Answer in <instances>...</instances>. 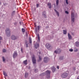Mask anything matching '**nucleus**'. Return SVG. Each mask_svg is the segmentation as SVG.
Instances as JSON below:
<instances>
[{
    "label": "nucleus",
    "instance_id": "17",
    "mask_svg": "<svg viewBox=\"0 0 79 79\" xmlns=\"http://www.w3.org/2000/svg\"><path fill=\"white\" fill-rule=\"evenodd\" d=\"M58 4H59V0H56V5L57 6L58 5Z\"/></svg>",
    "mask_w": 79,
    "mask_h": 79
},
{
    "label": "nucleus",
    "instance_id": "4",
    "mask_svg": "<svg viewBox=\"0 0 79 79\" xmlns=\"http://www.w3.org/2000/svg\"><path fill=\"white\" fill-rule=\"evenodd\" d=\"M46 73L47 75V77L48 79L50 78V71L48 70H47L46 71Z\"/></svg>",
    "mask_w": 79,
    "mask_h": 79
},
{
    "label": "nucleus",
    "instance_id": "36",
    "mask_svg": "<svg viewBox=\"0 0 79 79\" xmlns=\"http://www.w3.org/2000/svg\"><path fill=\"white\" fill-rule=\"evenodd\" d=\"M63 57H62V58H61V57H60V60H63Z\"/></svg>",
    "mask_w": 79,
    "mask_h": 79
},
{
    "label": "nucleus",
    "instance_id": "25",
    "mask_svg": "<svg viewBox=\"0 0 79 79\" xmlns=\"http://www.w3.org/2000/svg\"><path fill=\"white\" fill-rule=\"evenodd\" d=\"M22 31L23 32H25V30L24 28L22 29Z\"/></svg>",
    "mask_w": 79,
    "mask_h": 79
},
{
    "label": "nucleus",
    "instance_id": "46",
    "mask_svg": "<svg viewBox=\"0 0 79 79\" xmlns=\"http://www.w3.org/2000/svg\"><path fill=\"white\" fill-rule=\"evenodd\" d=\"M77 79H79V77H77Z\"/></svg>",
    "mask_w": 79,
    "mask_h": 79
},
{
    "label": "nucleus",
    "instance_id": "20",
    "mask_svg": "<svg viewBox=\"0 0 79 79\" xmlns=\"http://www.w3.org/2000/svg\"><path fill=\"white\" fill-rule=\"evenodd\" d=\"M37 35L38 36V40H39V41H40V36H39V34H38Z\"/></svg>",
    "mask_w": 79,
    "mask_h": 79
},
{
    "label": "nucleus",
    "instance_id": "28",
    "mask_svg": "<svg viewBox=\"0 0 79 79\" xmlns=\"http://www.w3.org/2000/svg\"><path fill=\"white\" fill-rule=\"evenodd\" d=\"M44 75H45V73H43L41 74V76H44Z\"/></svg>",
    "mask_w": 79,
    "mask_h": 79
},
{
    "label": "nucleus",
    "instance_id": "35",
    "mask_svg": "<svg viewBox=\"0 0 79 79\" xmlns=\"http://www.w3.org/2000/svg\"><path fill=\"white\" fill-rule=\"evenodd\" d=\"M68 0H65L66 3L67 4V5L68 4Z\"/></svg>",
    "mask_w": 79,
    "mask_h": 79
},
{
    "label": "nucleus",
    "instance_id": "48",
    "mask_svg": "<svg viewBox=\"0 0 79 79\" xmlns=\"http://www.w3.org/2000/svg\"><path fill=\"white\" fill-rule=\"evenodd\" d=\"M39 53H40V52H39Z\"/></svg>",
    "mask_w": 79,
    "mask_h": 79
},
{
    "label": "nucleus",
    "instance_id": "27",
    "mask_svg": "<svg viewBox=\"0 0 79 79\" xmlns=\"http://www.w3.org/2000/svg\"><path fill=\"white\" fill-rule=\"evenodd\" d=\"M78 51V49H75L74 50V52H77Z\"/></svg>",
    "mask_w": 79,
    "mask_h": 79
},
{
    "label": "nucleus",
    "instance_id": "44",
    "mask_svg": "<svg viewBox=\"0 0 79 79\" xmlns=\"http://www.w3.org/2000/svg\"><path fill=\"white\" fill-rule=\"evenodd\" d=\"M28 47V46H27H27H26V47Z\"/></svg>",
    "mask_w": 79,
    "mask_h": 79
},
{
    "label": "nucleus",
    "instance_id": "2",
    "mask_svg": "<svg viewBox=\"0 0 79 79\" xmlns=\"http://www.w3.org/2000/svg\"><path fill=\"white\" fill-rule=\"evenodd\" d=\"M68 74L66 73H62L61 75L62 78H66L68 76Z\"/></svg>",
    "mask_w": 79,
    "mask_h": 79
},
{
    "label": "nucleus",
    "instance_id": "19",
    "mask_svg": "<svg viewBox=\"0 0 79 79\" xmlns=\"http://www.w3.org/2000/svg\"><path fill=\"white\" fill-rule=\"evenodd\" d=\"M3 73L4 76H7V74L5 72L3 71Z\"/></svg>",
    "mask_w": 79,
    "mask_h": 79
},
{
    "label": "nucleus",
    "instance_id": "1",
    "mask_svg": "<svg viewBox=\"0 0 79 79\" xmlns=\"http://www.w3.org/2000/svg\"><path fill=\"white\" fill-rule=\"evenodd\" d=\"M32 59L33 64H35V63H36V60L35 59V56H34V55H32Z\"/></svg>",
    "mask_w": 79,
    "mask_h": 79
},
{
    "label": "nucleus",
    "instance_id": "31",
    "mask_svg": "<svg viewBox=\"0 0 79 79\" xmlns=\"http://www.w3.org/2000/svg\"><path fill=\"white\" fill-rule=\"evenodd\" d=\"M2 59H3V61H5V59L4 57H2Z\"/></svg>",
    "mask_w": 79,
    "mask_h": 79
},
{
    "label": "nucleus",
    "instance_id": "9",
    "mask_svg": "<svg viewBox=\"0 0 79 79\" xmlns=\"http://www.w3.org/2000/svg\"><path fill=\"white\" fill-rule=\"evenodd\" d=\"M11 39L12 40H16V39H17V38L14 35H12L11 36Z\"/></svg>",
    "mask_w": 79,
    "mask_h": 79
},
{
    "label": "nucleus",
    "instance_id": "26",
    "mask_svg": "<svg viewBox=\"0 0 79 79\" xmlns=\"http://www.w3.org/2000/svg\"><path fill=\"white\" fill-rule=\"evenodd\" d=\"M40 27L39 26H37V28L38 29V30H39V29H40Z\"/></svg>",
    "mask_w": 79,
    "mask_h": 79
},
{
    "label": "nucleus",
    "instance_id": "5",
    "mask_svg": "<svg viewBox=\"0 0 79 79\" xmlns=\"http://www.w3.org/2000/svg\"><path fill=\"white\" fill-rule=\"evenodd\" d=\"M71 20L72 21L74 22V13H71Z\"/></svg>",
    "mask_w": 79,
    "mask_h": 79
},
{
    "label": "nucleus",
    "instance_id": "21",
    "mask_svg": "<svg viewBox=\"0 0 79 79\" xmlns=\"http://www.w3.org/2000/svg\"><path fill=\"white\" fill-rule=\"evenodd\" d=\"M28 76V73H26L25 75V77H27Z\"/></svg>",
    "mask_w": 79,
    "mask_h": 79
},
{
    "label": "nucleus",
    "instance_id": "12",
    "mask_svg": "<svg viewBox=\"0 0 79 79\" xmlns=\"http://www.w3.org/2000/svg\"><path fill=\"white\" fill-rule=\"evenodd\" d=\"M51 69L52 70V71L53 73H54V72H55V70L56 69H55V67H54V66L52 67L51 68Z\"/></svg>",
    "mask_w": 79,
    "mask_h": 79
},
{
    "label": "nucleus",
    "instance_id": "42",
    "mask_svg": "<svg viewBox=\"0 0 79 79\" xmlns=\"http://www.w3.org/2000/svg\"><path fill=\"white\" fill-rule=\"evenodd\" d=\"M57 69H59V66H57Z\"/></svg>",
    "mask_w": 79,
    "mask_h": 79
},
{
    "label": "nucleus",
    "instance_id": "7",
    "mask_svg": "<svg viewBox=\"0 0 79 79\" xmlns=\"http://www.w3.org/2000/svg\"><path fill=\"white\" fill-rule=\"evenodd\" d=\"M46 47L47 48V49H49L50 48V47H51V46H50V45L49 44L47 43L46 45H45Z\"/></svg>",
    "mask_w": 79,
    "mask_h": 79
},
{
    "label": "nucleus",
    "instance_id": "15",
    "mask_svg": "<svg viewBox=\"0 0 79 79\" xmlns=\"http://www.w3.org/2000/svg\"><path fill=\"white\" fill-rule=\"evenodd\" d=\"M27 60H25L24 61L23 63L24 64H27Z\"/></svg>",
    "mask_w": 79,
    "mask_h": 79
},
{
    "label": "nucleus",
    "instance_id": "11",
    "mask_svg": "<svg viewBox=\"0 0 79 79\" xmlns=\"http://www.w3.org/2000/svg\"><path fill=\"white\" fill-rule=\"evenodd\" d=\"M17 55V52H15L13 55V57L14 58H16V56Z\"/></svg>",
    "mask_w": 79,
    "mask_h": 79
},
{
    "label": "nucleus",
    "instance_id": "47",
    "mask_svg": "<svg viewBox=\"0 0 79 79\" xmlns=\"http://www.w3.org/2000/svg\"><path fill=\"white\" fill-rule=\"evenodd\" d=\"M0 5H1V2H0Z\"/></svg>",
    "mask_w": 79,
    "mask_h": 79
},
{
    "label": "nucleus",
    "instance_id": "29",
    "mask_svg": "<svg viewBox=\"0 0 79 79\" xmlns=\"http://www.w3.org/2000/svg\"><path fill=\"white\" fill-rule=\"evenodd\" d=\"M38 72V70L37 69H35V73H37V72Z\"/></svg>",
    "mask_w": 79,
    "mask_h": 79
},
{
    "label": "nucleus",
    "instance_id": "38",
    "mask_svg": "<svg viewBox=\"0 0 79 79\" xmlns=\"http://www.w3.org/2000/svg\"><path fill=\"white\" fill-rule=\"evenodd\" d=\"M2 40V37H0V40Z\"/></svg>",
    "mask_w": 79,
    "mask_h": 79
},
{
    "label": "nucleus",
    "instance_id": "34",
    "mask_svg": "<svg viewBox=\"0 0 79 79\" xmlns=\"http://www.w3.org/2000/svg\"><path fill=\"white\" fill-rule=\"evenodd\" d=\"M3 52H6V50L5 49H3Z\"/></svg>",
    "mask_w": 79,
    "mask_h": 79
},
{
    "label": "nucleus",
    "instance_id": "13",
    "mask_svg": "<svg viewBox=\"0 0 79 79\" xmlns=\"http://www.w3.org/2000/svg\"><path fill=\"white\" fill-rule=\"evenodd\" d=\"M39 44H36L35 45V48H39Z\"/></svg>",
    "mask_w": 79,
    "mask_h": 79
},
{
    "label": "nucleus",
    "instance_id": "30",
    "mask_svg": "<svg viewBox=\"0 0 79 79\" xmlns=\"http://www.w3.org/2000/svg\"><path fill=\"white\" fill-rule=\"evenodd\" d=\"M48 6H51L52 5L50 3H48Z\"/></svg>",
    "mask_w": 79,
    "mask_h": 79
},
{
    "label": "nucleus",
    "instance_id": "6",
    "mask_svg": "<svg viewBox=\"0 0 79 79\" xmlns=\"http://www.w3.org/2000/svg\"><path fill=\"white\" fill-rule=\"evenodd\" d=\"M48 61V58L47 57H45L44 58V63H47Z\"/></svg>",
    "mask_w": 79,
    "mask_h": 79
},
{
    "label": "nucleus",
    "instance_id": "32",
    "mask_svg": "<svg viewBox=\"0 0 79 79\" xmlns=\"http://www.w3.org/2000/svg\"><path fill=\"white\" fill-rule=\"evenodd\" d=\"M37 8H38L39 6V4H37L36 5Z\"/></svg>",
    "mask_w": 79,
    "mask_h": 79
},
{
    "label": "nucleus",
    "instance_id": "24",
    "mask_svg": "<svg viewBox=\"0 0 79 79\" xmlns=\"http://www.w3.org/2000/svg\"><path fill=\"white\" fill-rule=\"evenodd\" d=\"M63 32H64V34H66V30H63Z\"/></svg>",
    "mask_w": 79,
    "mask_h": 79
},
{
    "label": "nucleus",
    "instance_id": "10",
    "mask_svg": "<svg viewBox=\"0 0 79 79\" xmlns=\"http://www.w3.org/2000/svg\"><path fill=\"white\" fill-rule=\"evenodd\" d=\"M43 16L45 18H47V16H46V13L45 12V11H44L43 12Z\"/></svg>",
    "mask_w": 79,
    "mask_h": 79
},
{
    "label": "nucleus",
    "instance_id": "41",
    "mask_svg": "<svg viewBox=\"0 0 79 79\" xmlns=\"http://www.w3.org/2000/svg\"><path fill=\"white\" fill-rule=\"evenodd\" d=\"M15 13V11H13L12 12V13L13 14V13Z\"/></svg>",
    "mask_w": 79,
    "mask_h": 79
},
{
    "label": "nucleus",
    "instance_id": "45",
    "mask_svg": "<svg viewBox=\"0 0 79 79\" xmlns=\"http://www.w3.org/2000/svg\"><path fill=\"white\" fill-rule=\"evenodd\" d=\"M1 41H0V44H1Z\"/></svg>",
    "mask_w": 79,
    "mask_h": 79
},
{
    "label": "nucleus",
    "instance_id": "39",
    "mask_svg": "<svg viewBox=\"0 0 79 79\" xmlns=\"http://www.w3.org/2000/svg\"><path fill=\"white\" fill-rule=\"evenodd\" d=\"M49 8H52V5L49 6Z\"/></svg>",
    "mask_w": 79,
    "mask_h": 79
},
{
    "label": "nucleus",
    "instance_id": "37",
    "mask_svg": "<svg viewBox=\"0 0 79 79\" xmlns=\"http://www.w3.org/2000/svg\"><path fill=\"white\" fill-rule=\"evenodd\" d=\"M65 13L66 14H68V11H65Z\"/></svg>",
    "mask_w": 79,
    "mask_h": 79
},
{
    "label": "nucleus",
    "instance_id": "18",
    "mask_svg": "<svg viewBox=\"0 0 79 79\" xmlns=\"http://www.w3.org/2000/svg\"><path fill=\"white\" fill-rule=\"evenodd\" d=\"M54 10L55 11V12L56 13L57 15H58V16H59V13L57 11H56L55 9H54Z\"/></svg>",
    "mask_w": 79,
    "mask_h": 79
},
{
    "label": "nucleus",
    "instance_id": "49",
    "mask_svg": "<svg viewBox=\"0 0 79 79\" xmlns=\"http://www.w3.org/2000/svg\"><path fill=\"white\" fill-rule=\"evenodd\" d=\"M35 26H36V25H35Z\"/></svg>",
    "mask_w": 79,
    "mask_h": 79
},
{
    "label": "nucleus",
    "instance_id": "22",
    "mask_svg": "<svg viewBox=\"0 0 79 79\" xmlns=\"http://www.w3.org/2000/svg\"><path fill=\"white\" fill-rule=\"evenodd\" d=\"M29 42L30 44H31V43H32V41H31V38H29Z\"/></svg>",
    "mask_w": 79,
    "mask_h": 79
},
{
    "label": "nucleus",
    "instance_id": "40",
    "mask_svg": "<svg viewBox=\"0 0 79 79\" xmlns=\"http://www.w3.org/2000/svg\"><path fill=\"white\" fill-rule=\"evenodd\" d=\"M21 51L22 53H23V48H21Z\"/></svg>",
    "mask_w": 79,
    "mask_h": 79
},
{
    "label": "nucleus",
    "instance_id": "43",
    "mask_svg": "<svg viewBox=\"0 0 79 79\" xmlns=\"http://www.w3.org/2000/svg\"><path fill=\"white\" fill-rule=\"evenodd\" d=\"M35 29L36 32H37V28L36 27L35 28Z\"/></svg>",
    "mask_w": 79,
    "mask_h": 79
},
{
    "label": "nucleus",
    "instance_id": "23",
    "mask_svg": "<svg viewBox=\"0 0 79 79\" xmlns=\"http://www.w3.org/2000/svg\"><path fill=\"white\" fill-rule=\"evenodd\" d=\"M41 60H42V58L40 57V56H39V60H38V61H40Z\"/></svg>",
    "mask_w": 79,
    "mask_h": 79
},
{
    "label": "nucleus",
    "instance_id": "8",
    "mask_svg": "<svg viewBox=\"0 0 79 79\" xmlns=\"http://www.w3.org/2000/svg\"><path fill=\"white\" fill-rule=\"evenodd\" d=\"M61 50L60 49H58L57 50V51H55V53H60V52H61Z\"/></svg>",
    "mask_w": 79,
    "mask_h": 79
},
{
    "label": "nucleus",
    "instance_id": "33",
    "mask_svg": "<svg viewBox=\"0 0 79 79\" xmlns=\"http://www.w3.org/2000/svg\"><path fill=\"white\" fill-rule=\"evenodd\" d=\"M69 51H70V52H73V50L71 49L69 50Z\"/></svg>",
    "mask_w": 79,
    "mask_h": 79
},
{
    "label": "nucleus",
    "instance_id": "14",
    "mask_svg": "<svg viewBox=\"0 0 79 79\" xmlns=\"http://www.w3.org/2000/svg\"><path fill=\"white\" fill-rule=\"evenodd\" d=\"M68 34L69 39L71 40V39H72V37L71 36V35H70L69 33H68Z\"/></svg>",
    "mask_w": 79,
    "mask_h": 79
},
{
    "label": "nucleus",
    "instance_id": "16",
    "mask_svg": "<svg viewBox=\"0 0 79 79\" xmlns=\"http://www.w3.org/2000/svg\"><path fill=\"white\" fill-rule=\"evenodd\" d=\"M76 45L77 47H79V42H76Z\"/></svg>",
    "mask_w": 79,
    "mask_h": 79
},
{
    "label": "nucleus",
    "instance_id": "3",
    "mask_svg": "<svg viewBox=\"0 0 79 79\" xmlns=\"http://www.w3.org/2000/svg\"><path fill=\"white\" fill-rule=\"evenodd\" d=\"M6 32L7 35V36H10V31L9 28H7L6 30Z\"/></svg>",
    "mask_w": 79,
    "mask_h": 79
}]
</instances>
